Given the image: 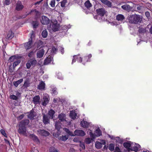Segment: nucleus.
I'll return each instance as SVG.
<instances>
[{
    "label": "nucleus",
    "instance_id": "obj_1",
    "mask_svg": "<svg viewBox=\"0 0 152 152\" xmlns=\"http://www.w3.org/2000/svg\"><path fill=\"white\" fill-rule=\"evenodd\" d=\"M128 20L130 23H137L141 21V18L140 15L135 14L130 15Z\"/></svg>",
    "mask_w": 152,
    "mask_h": 152
},
{
    "label": "nucleus",
    "instance_id": "obj_2",
    "mask_svg": "<svg viewBox=\"0 0 152 152\" xmlns=\"http://www.w3.org/2000/svg\"><path fill=\"white\" fill-rule=\"evenodd\" d=\"M52 25L50 26H48L47 29L50 31L52 30L54 31H56L59 30L60 28V25L57 23V21L54 20L51 21Z\"/></svg>",
    "mask_w": 152,
    "mask_h": 152
},
{
    "label": "nucleus",
    "instance_id": "obj_3",
    "mask_svg": "<svg viewBox=\"0 0 152 152\" xmlns=\"http://www.w3.org/2000/svg\"><path fill=\"white\" fill-rule=\"evenodd\" d=\"M41 23L43 25H47L50 23V20L47 17L43 15L40 19Z\"/></svg>",
    "mask_w": 152,
    "mask_h": 152
},
{
    "label": "nucleus",
    "instance_id": "obj_4",
    "mask_svg": "<svg viewBox=\"0 0 152 152\" xmlns=\"http://www.w3.org/2000/svg\"><path fill=\"white\" fill-rule=\"evenodd\" d=\"M73 136H77L83 137L86 135V133L83 130L80 129H76L73 133Z\"/></svg>",
    "mask_w": 152,
    "mask_h": 152
},
{
    "label": "nucleus",
    "instance_id": "obj_5",
    "mask_svg": "<svg viewBox=\"0 0 152 152\" xmlns=\"http://www.w3.org/2000/svg\"><path fill=\"white\" fill-rule=\"evenodd\" d=\"M19 129L18 130V132L20 134L24 135H25L26 134V130L25 126L22 125L19 126Z\"/></svg>",
    "mask_w": 152,
    "mask_h": 152
},
{
    "label": "nucleus",
    "instance_id": "obj_6",
    "mask_svg": "<svg viewBox=\"0 0 152 152\" xmlns=\"http://www.w3.org/2000/svg\"><path fill=\"white\" fill-rule=\"evenodd\" d=\"M101 142L99 141H96L95 143L96 147L98 149L101 148L102 146V145H105L106 142L104 140H100Z\"/></svg>",
    "mask_w": 152,
    "mask_h": 152
},
{
    "label": "nucleus",
    "instance_id": "obj_7",
    "mask_svg": "<svg viewBox=\"0 0 152 152\" xmlns=\"http://www.w3.org/2000/svg\"><path fill=\"white\" fill-rule=\"evenodd\" d=\"M33 31H32V33L31 35V39L29 40L28 42H27L24 45V46L26 49L27 50L30 48L32 44V37L33 36Z\"/></svg>",
    "mask_w": 152,
    "mask_h": 152
},
{
    "label": "nucleus",
    "instance_id": "obj_8",
    "mask_svg": "<svg viewBox=\"0 0 152 152\" xmlns=\"http://www.w3.org/2000/svg\"><path fill=\"white\" fill-rule=\"evenodd\" d=\"M79 54L77 55H75L73 56V59L72 60V64L75 62L76 60L79 62H81L82 61V58L81 57L79 56Z\"/></svg>",
    "mask_w": 152,
    "mask_h": 152
},
{
    "label": "nucleus",
    "instance_id": "obj_9",
    "mask_svg": "<svg viewBox=\"0 0 152 152\" xmlns=\"http://www.w3.org/2000/svg\"><path fill=\"white\" fill-rule=\"evenodd\" d=\"M53 58L50 56H49L46 58L44 62V65H46L53 62Z\"/></svg>",
    "mask_w": 152,
    "mask_h": 152
},
{
    "label": "nucleus",
    "instance_id": "obj_10",
    "mask_svg": "<svg viewBox=\"0 0 152 152\" xmlns=\"http://www.w3.org/2000/svg\"><path fill=\"white\" fill-rule=\"evenodd\" d=\"M133 143L131 141H129L124 143L123 145L125 148L127 149L128 151H129L131 150V148H130V147H132V146L133 145Z\"/></svg>",
    "mask_w": 152,
    "mask_h": 152
},
{
    "label": "nucleus",
    "instance_id": "obj_11",
    "mask_svg": "<svg viewBox=\"0 0 152 152\" xmlns=\"http://www.w3.org/2000/svg\"><path fill=\"white\" fill-rule=\"evenodd\" d=\"M140 146L138 144H133L132 146L131 151H133L135 152L137 151L140 149Z\"/></svg>",
    "mask_w": 152,
    "mask_h": 152
},
{
    "label": "nucleus",
    "instance_id": "obj_12",
    "mask_svg": "<svg viewBox=\"0 0 152 152\" xmlns=\"http://www.w3.org/2000/svg\"><path fill=\"white\" fill-rule=\"evenodd\" d=\"M37 132L39 134L42 136H47L49 134L48 132L43 129H39Z\"/></svg>",
    "mask_w": 152,
    "mask_h": 152
},
{
    "label": "nucleus",
    "instance_id": "obj_13",
    "mask_svg": "<svg viewBox=\"0 0 152 152\" xmlns=\"http://www.w3.org/2000/svg\"><path fill=\"white\" fill-rule=\"evenodd\" d=\"M23 7L24 6L22 5L21 2L18 1L16 3L15 9L17 11L21 10L23 8Z\"/></svg>",
    "mask_w": 152,
    "mask_h": 152
},
{
    "label": "nucleus",
    "instance_id": "obj_14",
    "mask_svg": "<svg viewBox=\"0 0 152 152\" xmlns=\"http://www.w3.org/2000/svg\"><path fill=\"white\" fill-rule=\"evenodd\" d=\"M96 12L98 14V15L102 17L106 13V11L103 8H101L97 9Z\"/></svg>",
    "mask_w": 152,
    "mask_h": 152
},
{
    "label": "nucleus",
    "instance_id": "obj_15",
    "mask_svg": "<svg viewBox=\"0 0 152 152\" xmlns=\"http://www.w3.org/2000/svg\"><path fill=\"white\" fill-rule=\"evenodd\" d=\"M33 102L35 105L39 104L40 98L39 96H36L33 98Z\"/></svg>",
    "mask_w": 152,
    "mask_h": 152
},
{
    "label": "nucleus",
    "instance_id": "obj_16",
    "mask_svg": "<svg viewBox=\"0 0 152 152\" xmlns=\"http://www.w3.org/2000/svg\"><path fill=\"white\" fill-rule=\"evenodd\" d=\"M14 33L10 30L8 31L5 37L7 39H10L14 37Z\"/></svg>",
    "mask_w": 152,
    "mask_h": 152
},
{
    "label": "nucleus",
    "instance_id": "obj_17",
    "mask_svg": "<svg viewBox=\"0 0 152 152\" xmlns=\"http://www.w3.org/2000/svg\"><path fill=\"white\" fill-rule=\"evenodd\" d=\"M90 123H88L86 121L83 120L82 121H81L80 124L81 126L83 128H87L88 127L91 125Z\"/></svg>",
    "mask_w": 152,
    "mask_h": 152
},
{
    "label": "nucleus",
    "instance_id": "obj_18",
    "mask_svg": "<svg viewBox=\"0 0 152 152\" xmlns=\"http://www.w3.org/2000/svg\"><path fill=\"white\" fill-rule=\"evenodd\" d=\"M45 53V50L43 49H41L37 52V58H42L44 55Z\"/></svg>",
    "mask_w": 152,
    "mask_h": 152
},
{
    "label": "nucleus",
    "instance_id": "obj_19",
    "mask_svg": "<svg viewBox=\"0 0 152 152\" xmlns=\"http://www.w3.org/2000/svg\"><path fill=\"white\" fill-rule=\"evenodd\" d=\"M49 96L47 94H45L43 97L44 101L42 102V105L44 106H45L49 102L48 98Z\"/></svg>",
    "mask_w": 152,
    "mask_h": 152
},
{
    "label": "nucleus",
    "instance_id": "obj_20",
    "mask_svg": "<svg viewBox=\"0 0 152 152\" xmlns=\"http://www.w3.org/2000/svg\"><path fill=\"white\" fill-rule=\"evenodd\" d=\"M55 127L56 129L58 131V134L57 135V136H58L59 134L60 133V132H59L60 129L61 127V124L59 121H56L55 123Z\"/></svg>",
    "mask_w": 152,
    "mask_h": 152
},
{
    "label": "nucleus",
    "instance_id": "obj_21",
    "mask_svg": "<svg viewBox=\"0 0 152 152\" xmlns=\"http://www.w3.org/2000/svg\"><path fill=\"white\" fill-rule=\"evenodd\" d=\"M49 119L47 115L43 114V122L44 124H47L49 123Z\"/></svg>",
    "mask_w": 152,
    "mask_h": 152
},
{
    "label": "nucleus",
    "instance_id": "obj_22",
    "mask_svg": "<svg viewBox=\"0 0 152 152\" xmlns=\"http://www.w3.org/2000/svg\"><path fill=\"white\" fill-rule=\"evenodd\" d=\"M92 57V55L91 54H89L88 56L84 57L83 61V64L84 65L85 63L86 62L90 61V58Z\"/></svg>",
    "mask_w": 152,
    "mask_h": 152
},
{
    "label": "nucleus",
    "instance_id": "obj_23",
    "mask_svg": "<svg viewBox=\"0 0 152 152\" xmlns=\"http://www.w3.org/2000/svg\"><path fill=\"white\" fill-rule=\"evenodd\" d=\"M58 118L61 121H66V115L63 113H61L58 115Z\"/></svg>",
    "mask_w": 152,
    "mask_h": 152
},
{
    "label": "nucleus",
    "instance_id": "obj_24",
    "mask_svg": "<svg viewBox=\"0 0 152 152\" xmlns=\"http://www.w3.org/2000/svg\"><path fill=\"white\" fill-rule=\"evenodd\" d=\"M105 5H107L109 7H111L112 6L111 2L107 0H100Z\"/></svg>",
    "mask_w": 152,
    "mask_h": 152
},
{
    "label": "nucleus",
    "instance_id": "obj_25",
    "mask_svg": "<svg viewBox=\"0 0 152 152\" xmlns=\"http://www.w3.org/2000/svg\"><path fill=\"white\" fill-rule=\"evenodd\" d=\"M121 8L124 10L129 11L132 9V7L128 4H126L121 6Z\"/></svg>",
    "mask_w": 152,
    "mask_h": 152
},
{
    "label": "nucleus",
    "instance_id": "obj_26",
    "mask_svg": "<svg viewBox=\"0 0 152 152\" xmlns=\"http://www.w3.org/2000/svg\"><path fill=\"white\" fill-rule=\"evenodd\" d=\"M45 84L43 81H41L38 85V86L37 88L39 90H43L45 88Z\"/></svg>",
    "mask_w": 152,
    "mask_h": 152
},
{
    "label": "nucleus",
    "instance_id": "obj_27",
    "mask_svg": "<svg viewBox=\"0 0 152 152\" xmlns=\"http://www.w3.org/2000/svg\"><path fill=\"white\" fill-rule=\"evenodd\" d=\"M23 79H21L17 81L13 82V84L15 87H17L20 84L23 82Z\"/></svg>",
    "mask_w": 152,
    "mask_h": 152
},
{
    "label": "nucleus",
    "instance_id": "obj_28",
    "mask_svg": "<svg viewBox=\"0 0 152 152\" xmlns=\"http://www.w3.org/2000/svg\"><path fill=\"white\" fill-rule=\"evenodd\" d=\"M69 116L71 118L75 119L77 116V114L74 111H70Z\"/></svg>",
    "mask_w": 152,
    "mask_h": 152
},
{
    "label": "nucleus",
    "instance_id": "obj_29",
    "mask_svg": "<svg viewBox=\"0 0 152 152\" xmlns=\"http://www.w3.org/2000/svg\"><path fill=\"white\" fill-rule=\"evenodd\" d=\"M29 123V121L28 119H26L21 121L19 123V126L22 125L25 126V125H28Z\"/></svg>",
    "mask_w": 152,
    "mask_h": 152
},
{
    "label": "nucleus",
    "instance_id": "obj_30",
    "mask_svg": "<svg viewBox=\"0 0 152 152\" xmlns=\"http://www.w3.org/2000/svg\"><path fill=\"white\" fill-rule=\"evenodd\" d=\"M95 133L97 137H99L102 135V132L99 128L95 130Z\"/></svg>",
    "mask_w": 152,
    "mask_h": 152
},
{
    "label": "nucleus",
    "instance_id": "obj_31",
    "mask_svg": "<svg viewBox=\"0 0 152 152\" xmlns=\"http://www.w3.org/2000/svg\"><path fill=\"white\" fill-rule=\"evenodd\" d=\"M55 113V112L52 110H49L48 111V114L50 118L53 119Z\"/></svg>",
    "mask_w": 152,
    "mask_h": 152
},
{
    "label": "nucleus",
    "instance_id": "obj_32",
    "mask_svg": "<svg viewBox=\"0 0 152 152\" xmlns=\"http://www.w3.org/2000/svg\"><path fill=\"white\" fill-rule=\"evenodd\" d=\"M50 87L51 88L52 94L55 95L57 94L58 93L57 91V89L56 87L53 86H51Z\"/></svg>",
    "mask_w": 152,
    "mask_h": 152
},
{
    "label": "nucleus",
    "instance_id": "obj_33",
    "mask_svg": "<svg viewBox=\"0 0 152 152\" xmlns=\"http://www.w3.org/2000/svg\"><path fill=\"white\" fill-rule=\"evenodd\" d=\"M34 113V112L31 111L28 113V118L31 119H33L35 116Z\"/></svg>",
    "mask_w": 152,
    "mask_h": 152
},
{
    "label": "nucleus",
    "instance_id": "obj_34",
    "mask_svg": "<svg viewBox=\"0 0 152 152\" xmlns=\"http://www.w3.org/2000/svg\"><path fill=\"white\" fill-rule=\"evenodd\" d=\"M116 19L118 21H122L124 19V17L122 15L118 14L117 16Z\"/></svg>",
    "mask_w": 152,
    "mask_h": 152
},
{
    "label": "nucleus",
    "instance_id": "obj_35",
    "mask_svg": "<svg viewBox=\"0 0 152 152\" xmlns=\"http://www.w3.org/2000/svg\"><path fill=\"white\" fill-rule=\"evenodd\" d=\"M85 6L87 8H88L91 7L92 5L89 0L86 1L84 4Z\"/></svg>",
    "mask_w": 152,
    "mask_h": 152
},
{
    "label": "nucleus",
    "instance_id": "obj_36",
    "mask_svg": "<svg viewBox=\"0 0 152 152\" xmlns=\"http://www.w3.org/2000/svg\"><path fill=\"white\" fill-rule=\"evenodd\" d=\"M64 131L68 133L69 135L71 136H73V133L72 132L70 131L69 130L66 128H65L64 129Z\"/></svg>",
    "mask_w": 152,
    "mask_h": 152
},
{
    "label": "nucleus",
    "instance_id": "obj_37",
    "mask_svg": "<svg viewBox=\"0 0 152 152\" xmlns=\"http://www.w3.org/2000/svg\"><path fill=\"white\" fill-rule=\"evenodd\" d=\"M50 51H51V54L52 55L56 53L57 51V49L55 47H53L51 49Z\"/></svg>",
    "mask_w": 152,
    "mask_h": 152
},
{
    "label": "nucleus",
    "instance_id": "obj_38",
    "mask_svg": "<svg viewBox=\"0 0 152 152\" xmlns=\"http://www.w3.org/2000/svg\"><path fill=\"white\" fill-rule=\"evenodd\" d=\"M115 140H116V142L119 143H122L123 142V140L122 139H120L118 137H116Z\"/></svg>",
    "mask_w": 152,
    "mask_h": 152
},
{
    "label": "nucleus",
    "instance_id": "obj_39",
    "mask_svg": "<svg viewBox=\"0 0 152 152\" xmlns=\"http://www.w3.org/2000/svg\"><path fill=\"white\" fill-rule=\"evenodd\" d=\"M89 135L91 138L92 139H94L96 137H97L95 134H93L91 130H90V132H89Z\"/></svg>",
    "mask_w": 152,
    "mask_h": 152
},
{
    "label": "nucleus",
    "instance_id": "obj_40",
    "mask_svg": "<svg viewBox=\"0 0 152 152\" xmlns=\"http://www.w3.org/2000/svg\"><path fill=\"white\" fill-rule=\"evenodd\" d=\"M92 139L91 138H89V137H88L86 138L85 139V142L88 144H90L91 142L92 141Z\"/></svg>",
    "mask_w": 152,
    "mask_h": 152
},
{
    "label": "nucleus",
    "instance_id": "obj_41",
    "mask_svg": "<svg viewBox=\"0 0 152 152\" xmlns=\"http://www.w3.org/2000/svg\"><path fill=\"white\" fill-rule=\"evenodd\" d=\"M42 37L43 38H46L47 37L48 35V32L46 30H43L42 33Z\"/></svg>",
    "mask_w": 152,
    "mask_h": 152
},
{
    "label": "nucleus",
    "instance_id": "obj_42",
    "mask_svg": "<svg viewBox=\"0 0 152 152\" xmlns=\"http://www.w3.org/2000/svg\"><path fill=\"white\" fill-rule=\"evenodd\" d=\"M31 66H35L37 64V61L35 59H31L29 60Z\"/></svg>",
    "mask_w": 152,
    "mask_h": 152
},
{
    "label": "nucleus",
    "instance_id": "obj_43",
    "mask_svg": "<svg viewBox=\"0 0 152 152\" xmlns=\"http://www.w3.org/2000/svg\"><path fill=\"white\" fill-rule=\"evenodd\" d=\"M68 137L69 136L68 135L62 136L60 137V139L63 141H66L68 138Z\"/></svg>",
    "mask_w": 152,
    "mask_h": 152
},
{
    "label": "nucleus",
    "instance_id": "obj_44",
    "mask_svg": "<svg viewBox=\"0 0 152 152\" xmlns=\"http://www.w3.org/2000/svg\"><path fill=\"white\" fill-rule=\"evenodd\" d=\"M33 26L34 28H36L39 25L38 22L37 21H34L32 23Z\"/></svg>",
    "mask_w": 152,
    "mask_h": 152
},
{
    "label": "nucleus",
    "instance_id": "obj_45",
    "mask_svg": "<svg viewBox=\"0 0 152 152\" xmlns=\"http://www.w3.org/2000/svg\"><path fill=\"white\" fill-rule=\"evenodd\" d=\"M109 149L111 151H113L114 149V145L113 143H111L110 144Z\"/></svg>",
    "mask_w": 152,
    "mask_h": 152
},
{
    "label": "nucleus",
    "instance_id": "obj_46",
    "mask_svg": "<svg viewBox=\"0 0 152 152\" xmlns=\"http://www.w3.org/2000/svg\"><path fill=\"white\" fill-rule=\"evenodd\" d=\"M20 60H17L14 62L13 65V67L15 68V67L17 66L20 63Z\"/></svg>",
    "mask_w": 152,
    "mask_h": 152
},
{
    "label": "nucleus",
    "instance_id": "obj_47",
    "mask_svg": "<svg viewBox=\"0 0 152 152\" xmlns=\"http://www.w3.org/2000/svg\"><path fill=\"white\" fill-rule=\"evenodd\" d=\"M16 57L15 56H13L10 57L9 59V61L10 62H12L14 61L15 59H16Z\"/></svg>",
    "mask_w": 152,
    "mask_h": 152
},
{
    "label": "nucleus",
    "instance_id": "obj_48",
    "mask_svg": "<svg viewBox=\"0 0 152 152\" xmlns=\"http://www.w3.org/2000/svg\"><path fill=\"white\" fill-rule=\"evenodd\" d=\"M67 0H63L61 2V6L62 7H65V5L67 3Z\"/></svg>",
    "mask_w": 152,
    "mask_h": 152
},
{
    "label": "nucleus",
    "instance_id": "obj_49",
    "mask_svg": "<svg viewBox=\"0 0 152 152\" xmlns=\"http://www.w3.org/2000/svg\"><path fill=\"white\" fill-rule=\"evenodd\" d=\"M10 98L11 99L15 100H17L18 99V98L16 96L14 95H10Z\"/></svg>",
    "mask_w": 152,
    "mask_h": 152
},
{
    "label": "nucleus",
    "instance_id": "obj_50",
    "mask_svg": "<svg viewBox=\"0 0 152 152\" xmlns=\"http://www.w3.org/2000/svg\"><path fill=\"white\" fill-rule=\"evenodd\" d=\"M1 133L5 137H7V134L5 133V131L3 129H1L0 130Z\"/></svg>",
    "mask_w": 152,
    "mask_h": 152
},
{
    "label": "nucleus",
    "instance_id": "obj_51",
    "mask_svg": "<svg viewBox=\"0 0 152 152\" xmlns=\"http://www.w3.org/2000/svg\"><path fill=\"white\" fill-rule=\"evenodd\" d=\"M10 0H4V4L6 5H9L10 4Z\"/></svg>",
    "mask_w": 152,
    "mask_h": 152
},
{
    "label": "nucleus",
    "instance_id": "obj_52",
    "mask_svg": "<svg viewBox=\"0 0 152 152\" xmlns=\"http://www.w3.org/2000/svg\"><path fill=\"white\" fill-rule=\"evenodd\" d=\"M55 0H52L51 1L50 5L52 7H54L55 6Z\"/></svg>",
    "mask_w": 152,
    "mask_h": 152
},
{
    "label": "nucleus",
    "instance_id": "obj_53",
    "mask_svg": "<svg viewBox=\"0 0 152 152\" xmlns=\"http://www.w3.org/2000/svg\"><path fill=\"white\" fill-rule=\"evenodd\" d=\"M32 139L34 141H38V139L37 138V137L35 135H32Z\"/></svg>",
    "mask_w": 152,
    "mask_h": 152
},
{
    "label": "nucleus",
    "instance_id": "obj_54",
    "mask_svg": "<svg viewBox=\"0 0 152 152\" xmlns=\"http://www.w3.org/2000/svg\"><path fill=\"white\" fill-rule=\"evenodd\" d=\"M57 78L59 79L62 80L63 79V77L61 73H58L57 75Z\"/></svg>",
    "mask_w": 152,
    "mask_h": 152
},
{
    "label": "nucleus",
    "instance_id": "obj_55",
    "mask_svg": "<svg viewBox=\"0 0 152 152\" xmlns=\"http://www.w3.org/2000/svg\"><path fill=\"white\" fill-rule=\"evenodd\" d=\"M138 31L140 33H142L145 32V30L143 28H140L139 29Z\"/></svg>",
    "mask_w": 152,
    "mask_h": 152
},
{
    "label": "nucleus",
    "instance_id": "obj_56",
    "mask_svg": "<svg viewBox=\"0 0 152 152\" xmlns=\"http://www.w3.org/2000/svg\"><path fill=\"white\" fill-rule=\"evenodd\" d=\"M24 116V114H21L19 116L17 117V119L18 120L20 121L22 119Z\"/></svg>",
    "mask_w": 152,
    "mask_h": 152
},
{
    "label": "nucleus",
    "instance_id": "obj_57",
    "mask_svg": "<svg viewBox=\"0 0 152 152\" xmlns=\"http://www.w3.org/2000/svg\"><path fill=\"white\" fill-rule=\"evenodd\" d=\"M30 62V61H28L26 64V66L27 69H29L31 67V65Z\"/></svg>",
    "mask_w": 152,
    "mask_h": 152
},
{
    "label": "nucleus",
    "instance_id": "obj_58",
    "mask_svg": "<svg viewBox=\"0 0 152 152\" xmlns=\"http://www.w3.org/2000/svg\"><path fill=\"white\" fill-rule=\"evenodd\" d=\"M80 147H81L83 149H84L85 148V146L84 144L82 142H80Z\"/></svg>",
    "mask_w": 152,
    "mask_h": 152
},
{
    "label": "nucleus",
    "instance_id": "obj_59",
    "mask_svg": "<svg viewBox=\"0 0 152 152\" xmlns=\"http://www.w3.org/2000/svg\"><path fill=\"white\" fill-rule=\"evenodd\" d=\"M73 140L74 142H81L80 141L79 139L77 138H74V139H73Z\"/></svg>",
    "mask_w": 152,
    "mask_h": 152
},
{
    "label": "nucleus",
    "instance_id": "obj_60",
    "mask_svg": "<svg viewBox=\"0 0 152 152\" xmlns=\"http://www.w3.org/2000/svg\"><path fill=\"white\" fill-rule=\"evenodd\" d=\"M145 15L146 17L148 18H149L150 16V13L148 11H147L145 12Z\"/></svg>",
    "mask_w": 152,
    "mask_h": 152
},
{
    "label": "nucleus",
    "instance_id": "obj_61",
    "mask_svg": "<svg viewBox=\"0 0 152 152\" xmlns=\"http://www.w3.org/2000/svg\"><path fill=\"white\" fill-rule=\"evenodd\" d=\"M115 151L116 152H121L120 148L118 147H115Z\"/></svg>",
    "mask_w": 152,
    "mask_h": 152
},
{
    "label": "nucleus",
    "instance_id": "obj_62",
    "mask_svg": "<svg viewBox=\"0 0 152 152\" xmlns=\"http://www.w3.org/2000/svg\"><path fill=\"white\" fill-rule=\"evenodd\" d=\"M59 49L61 50V52L62 54H63L64 53V48L62 47H59L58 48Z\"/></svg>",
    "mask_w": 152,
    "mask_h": 152
},
{
    "label": "nucleus",
    "instance_id": "obj_63",
    "mask_svg": "<svg viewBox=\"0 0 152 152\" xmlns=\"http://www.w3.org/2000/svg\"><path fill=\"white\" fill-rule=\"evenodd\" d=\"M34 54V52L33 51H31L28 54V56L30 57H31Z\"/></svg>",
    "mask_w": 152,
    "mask_h": 152
},
{
    "label": "nucleus",
    "instance_id": "obj_64",
    "mask_svg": "<svg viewBox=\"0 0 152 152\" xmlns=\"http://www.w3.org/2000/svg\"><path fill=\"white\" fill-rule=\"evenodd\" d=\"M69 152H75V149L73 148H70Z\"/></svg>",
    "mask_w": 152,
    "mask_h": 152
}]
</instances>
